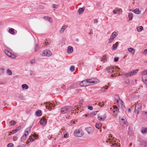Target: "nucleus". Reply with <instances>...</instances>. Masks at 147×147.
Wrapping results in <instances>:
<instances>
[{"mask_svg": "<svg viewBox=\"0 0 147 147\" xmlns=\"http://www.w3.org/2000/svg\"><path fill=\"white\" fill-rule=\"evenodd\" d=\"M118 58L117 57H115L114 58V61L115 62H117L118 61Z\"/></svg>", "mask_w": 147, "mask_h": 147, "instance_id": "53", "label": "nucleus"}, {"mask_svg": "<svg viewBox=\"0 0 147 147\" xmlns=\"http://www.w3.org/2000/svg\"><path fill=\"white\" fill-rule=\"evenodd\" d=\"M118 11H120V10L119 9H118V8H116L115 9L113 10V12L115 14H116Z\"/></svg>", "mask_w": 147, "mask_h": 147, "instance_id": "30", "label": "nucleus"}, {"mask_svg": "<svg viewBox=\"0 0 147 147\" xmlns=\"http://www.w3.org/2000/svg\"><path fill=\"white\" fill-rule=\"evenodd\" d=\"M112 137L111 135H108L106 137L107 140L106 142L108 143L109 142H110L109 144L111 147H120L119 143L118 142L117 143H114L112 142Z\"/></svg>", "mask_w": 147, "mask_h": 147, "instance_id": "1", "label": "nucleus"}, {"mask_svg": "<svg viewBox=\"0 0 147 147\" xmlns=\"http://www.w3.org/2000/svg\"><path fill=\"white\" fill-rule=\"evenodd\" d=\"M97 113V111H96L93 112L91 113V115L92 116H94L96 115Z\"/></svg>", "mask_w": 147, "mask_h": 147, "instance_id": "45", "label": "nucleus"}, {"mask_svg": "<svg viewBox=\"0 0 147 147\" xmlns=\"http://www.w3.org/2000/svg\"><path fill=\"white\" fill-rule=\"evenodd\" d=\"M47 20H49V21L50 22H52V20L51 19V18H49L48 17V18L47 19Z\"/></svg>", "mask_w": 147, "mask_h": 147, "instance_id": "56", "label": "nucleus"}, {"mask_svg": "<svg viewBox=\"0 0 147 147\" xmlns=\"http://www.w3.org/2000/svg\"><path fill=\"white\" fill-rule=\"evenodd\" d=\"M137 70H134L131 72L132 75L135 74L137 73Z\"/></svg>", "mask_w": 147, "mask_h": 147, "instance_id": "38", "label": "nucleus"}, {"mask_svg": "<svg viewBox=\"0 0 147 147\" xmlns=\"http://www.w3.org/2000/svg\"><path fill=\"white\" fill-rule=\"evenodd\" d=\"M143 29V27L142 26H139L137 28V30L138 32L141 31Z\"/></svg>", "mask_w": 147, "mask_h": 147, "instance_id": "36", "label": "nucleus"}, {"mask_svg": "<svg viewBox=\"0 0 147 147\" xmlns=\"http://www.w3.org/2000/svg\"><path fill=\"white\" fill-rule=\"evenodd\" d=\"M18 139V137L16 136H14L13 138V140L15 141L16 140Z\"/></svg>", "mask_w": 147, "mask_h": 147, "instance_id": "51", "label": "nucleus"}, {"mask_svg": "<svg viewBox=\"0 0 147 147\" xmlns=\"http://www.w3.org/2000/svg\"><path fill=\"white\" fill-rule=\"evenodd\" d=\"M68 137V134H65L64 135V137L67 138Z\"/></svg>", "mask_w": 147, "mask_h": 147, "instance_id": "54", "label": "nucleus"}, {"mask_svg": "<svg viewBox=\"0 0 147 147\" xmlns=\"http://www.w3.org/2000/svg\"><path fill=\"white\" fill-rule=\"evenodd\" d=\"M113 112L115 113H117L118 110V107L116 106H114L113 108Z\"/></svg>", "mask_w": 147, "mask_h": 147, "instance_id": "32", "label": "nucleus"}, {"mask_svg": "<svg viewBox=\"0 0 147 147\" xmlns=\"http://www.w3.org/2000/svg\"><path fill=\"white\" fill-rule=\"evenodd\" d=\"M141 131L142 134L146 133L147 132V128L146 127H142L141 129Z\"/></svg>", "mask_w": 147, "mask_h": 147, "instance_id": "21", "label": "nucleus"}, {"mask_svg": "<svg viewBox=\"0 0 147 147\" xmlns=\"http://www.w3.org/2000/svg\"><path fill=\"white\" fill-rule=\"evenodd\" d=\"M38 7L39 8L43 9V7L42 5H38Z\"/></svg>", "mask_w": 147, "mask_h": 147, "instance_id": "55", "label": "nucleus"}, {"mask_svg": "<svg viewBox=\"0 0 147 147\" xmlns=\"http://www.w3.org/2000/svg\"><path fill=\"white\" fill-rule=\"evenodd\" d=\"M13 145L12 143H10L7 144V147H13Z\"/></svg>", "mask_w": 147, "mask_h": 147, "instance_id": "43", "label": "nucleus"}, {"mask_svg": "<svg viewBox=\"0 0 147 147\" xmlns=\"http://www.w3.org/2000/svg\"><path fill=\"white\" fill-rule=\"evenodd\" d=\"M141 102L140 100H139L137 102V103H135V112L138 115L140 111L142 109Z\"/></svg>", "mask_w": 147, "mask_h": 147, "instance_id": "2", "label": "nucleus"}, {"mask_svg": "<svg viewBox=\"0 0 147 147\" xmlns=\"http://www.w3.org/2000/svg\"><path fill=\"white\" fill-rule=\"evenodd\" d=\"M101 61L104 62H105V61H107V59L105 55H104L103 56V57L101 58Z\"/></svg>", "mask_w": 147, "mask_h": 147, "instance_id": "35", "label": "nucleus"}, {"mask_svg": "<svg viewBox=\"0 0 147 147\" xmlns=\"http://www.w3.org/2000/svg\"><path fill=\"white\" fill-rule=\"evenodd\" d=\"M72 109V108L71 106L63 107L61 108L60 111L62 114H64L70 111H71Z\"/></svg>", "mask_w": 147, "mask_h": 147, "instance_id": "3", "label": "nucleus"}, {"mask_svg": "<svg viewBox=\"0 0 147 147\" xmlns=\"http://www.w3.org/2000/svg\"><path fill=\"white\" fill-rule=\"evenodd\" d=\"M14 30L13 28H11L9 29L8 30L9 32L11 34H15V32H14Z\"/></svg>", "mask_w": 147, "mask_h": 147, "instance_id": "23", "label": "nucleus"}, {"mask_svg": "<svg viewBox=\"0 0 147 147\" xmlns=\"http://www.w3.org/2000/svg\"><path fill=\"white\" fill-rule=\"evenodd\" d=\"M128 17L129 20H131L133 18V15L132 13H128Z\"/></svg>", "mask_w": 147, "mask_h": 147, "instance_id": "29", "label": "nucleus"}, {"mask_svg": "<svg viewBox=\"0 0 147 147\" xmlns=\"http://www.w3.org/2000/svg\"><path fill=\"white\" fill-rule=\"evenodd\" d=\"M118 35V34L117 32H114L112 33L111 35V36L114 39Z\"/></svg>", "mask_w": 147, "mask_h": 147, "instance_id": "22", "label": "nucleus"}, {"mask_svg": "<svg viewBox=\"0 0 147 147\" xmlns=\"http://www.w3.org/2000/svg\"><path fill=\"white\" fill-rule=\"evenodd\" d=\"M108 87L106 86L105 87H103L102 88L101 90L102 92H105L106 90L108 89Z\"/></svg>", "mask_w": 147, "mask_h": 147, "instance_id": "37", "label": "nucleus"}, {"mask_svg": "<svg viewBox=\"0 0 147 147\" xmlns=\"http://www.w3.org/2000/svg\"><path fill=\"white\" fill-rule=\"evenodd\" d=\"M121 120L123 121H122V122H123V124H125L126 126L127 125V121L125 120V119L122 118L121 119Z\"/></svg>", "mask_w": 147, "mask_h": 147, "instance_id": "28", "label": "nucleus"}, {"mask_svg": "<svg viewBox=\"0 0 147 147\" xmlns=\"http://www.w3.org/2000/svg\"><path fill=\"white\" fill-rule=\"evenodd\" d=\"M35 62V59H32L30 61V63L31 64H33Z\"/></svg>", "mask_w": 147, "mask_h": 147, "instance_id": "44", "label": "nucleus"}, {"mask_svg": "<svg viewBox=\"0 0 147 147\" xmlns=\"http://www.w3.org/2000/svg\"><path fill=\"white\" fill-rule=\"evenodd\" d=\"M141 147H147V142L143 141L140 144Z\"/></svg>", "mask_w": 147, "mask_h": 147, "instance_id": "14", "label": "nucleus"}, {"mask_svg": "<svg viewBox=\"0 0 147 147\" xmlns=\"http://www.w3.org/2000/svg\"><path fill=\"white\" fill-rule=\"evenodd\" d=\"M133 12L136 14H139L141 13V11L139 10V9L137 8L133 10Z\"/></svg>", "mask_w": 147, "mask_h": 147, "instance_id": "18", "label": "nucleus"}, {"mask_svg": "<svg viewBox=\"0 0 147 147\" xmlns=\"http://www.w3.org/2000/svg\"><path fill=\"white\" fill-rule=\"evenodd\" d=\"M52 55L51 52L49 50H46L43 51L42 55L49 57Z\"/></svg>", "mask_w": 147, "mask_h": 147, "instance_id": "9", "label": "nucleus"}, {"mask_svg": "<svg viewBox=\"0 0 147 147\" xmlns=\"http://www.w3.org/2000/svg\"><path fill=\"white\" fill-rule=\"evenodd\" d=\"M17 147H24V144H22L20 145H19Z\"/></svg>", "mask_w": 147, "mask_h": 147, "instance_id": "58", "label": "nucleus"}, {"mask_svg": "<svg viewBox=\"0 0 147 147\" xmlns=\"http://www.w3.org/2000/svg\"><path fill=\"white\" fill-rule=\"evenodd\" d=\"M67 26L65 25L63 26H62L61 29V32H62L63 33L65 29L66 28Z\"/></svg>", "mask_w": 147, "mask_h": 147, "instance_id": "31", "label": "nucleus"}, {"mask_svg": "<svg viewBox=\"0 0 147 147\" xmlns=\"http://www.w3.org/2000/svg\"><path fill=\"white\" fill-rule=\"evenodd\" d=\"M102 126V125L101 123H96L95 125V127L96 128L99 129Z\"/></svg>", "mask_w": 147, "mask_h": 147, "instance_id": "34", "label": "nucleus"}, {"mask_svg": "<svg viewBox=\"0 0 147 147\" xmlns=\"http://www.w3.org/2000/svg\"><path fill=\"white\" fill-rule=\"evenodd\" d=\"M80 85L81 86H86L89 85V84H88L87 80H84L82 81L80 83Z\"/></svg>", "mask_w": 147, "mask_h": 147, "instance_id": "11", "label": "nucleus"}, {"mask_svg": "<svg viewBox=\"0 0 147 147\" xmlns=\"http://www.w3.org/2000/svg\"><path fill=\"white\" fill-rule=\"evenodd\" d=\"M88 109L90 110H92L93 109V108L92 106H90L88 107Z\"/></svg>", "mask_w": 147, "mask_h": 147, "instance_id": "57", "label": "nucleus"}, {"mask_svg": "<svg viewBox=\"0 0 147 147\" xmlns=\"http://www.w3.org/2000/svg\"><path fill=\"white\" fill-rule=\"evenodd\" d=\"M52 7L53 8H57V5L55 4H53L52 5Z\"/></svg>", "mask_w": 147, "mask_h": 147, "instance_id": "52", "label": "nucleus"}, {"mask_svg": "<svg viewBox=\"0 0 147 147\" xmlns=\"http://www.w3.org/2000/svg\"><path fill=\"white\" fill-rule=\"evenodd\" d=\"M98 119L100 121H103V117L101 116H98Z\"/></svg>", "mask_w": 147, "mask_h": 147, "instance_id": "49", "label": "nucleus"}, {"mask_svg": "<svg viewBox=\"0 0 147 147\" xmlns=\"http://www.w3.org/2000/svg\"><path fill=\"white\" fill-rule=\"evenodd\" d=\"M44 104L45 105L47 109H48L49 111H51V108H50L51 107H54L56 105L55 103L54 102H53V104L52 103H51L49 102H46L44 103Z\"/></svg>", "mask_w": 147, "mask_h": 147, "instance_id": "4", "label": "nucleus"}, {"mask_svg": "<svg viewBox=\"0 0 147 147\" xmlns=\"http://www.w3.org/2000/svg\"><path fill=\"white\" fill-rule=\"evenodd\" d=\"M104 104L103 103H98V105L99 106H102Z\"/></svg>", "mask_w": 147, "mask_h": 147, "instance_id": "59", "label": "nucleus"}, {"mask_svg": "<svg viewBox=\"0 0 147 147\" xmlns=\"http://www.w3.org/2000/svg\"><path fill=\"white\" fill-rule=\"evenodd\" d=\"M40 123L42 125L44 126L47 123V120L44 118H41L40 120Z\"/></svg>", "mask_w": 147, "mask_h": 147, "instance_id": "10", "label": "nucleus"}, {"mask_svg": "<svg viewBox=\"0 0 147 147\" xmlns=\"http://www.w3.org/2000/svg\"><path fill=\"white\" fill-rule=\"evenodd\" d=\"M125 76H132V74H131V72H129L128 73H126L125 74Z\"/></svg>", "mask_w": 147, "mask_h": 147, "instance_id": "48", "label": "nucleus"}, {"mask_svg": "<svg viewBox=\"0 0 147 147\" xmlns=\"http://www.w3.org/2000/svg\"><path fill=\"white\" fill-rule=\"evenodd\" d=\"M117 47V46L116 44H114L113 46V49H115Z\"/></svg>", "mask_w": 147, "mask_h": 147, "instance_id": "50", "label": "nucleus"}, {"mask_svg": "<svg viewBox=\"0 0 147 147\" xmlns=\"http://www.w3.org/2000/svg\"><path fill=\"white\" fill-rule=\"evenodd\" d=\"M35 138L34 137H33L31 139H30L29 138L28 139V142H32L34 140Z\"/></svg>", "mask_w": 147, "mask_h": 147, "instance_id": "40", "label": "nucleus"}, {"mask_svg": "<svg viewBox=\"0 0 147 147\" xmlns=\"http://www.w3.org/2000/svg\"><path fill=\"white\" fill-rule=\"evenodd\" d=\"M74 69L75 67L73 65L71 66L70 68V70L72 71H74Z\"/></svg>", "mask_w": 147, "mask_h": 147, "instance_id": "42", "label": "nucleus"}, {"mask_svg": "<svg viewBox=\"0 0 147 147\" xmlns=\"http://www.w3.org/2000/svg\"><path fill=\"white\" fill-rule=\"evenodd\" d=\"M31 128V127H28L26 129L25 131L24 135L25 136H27L29 134V133L30 131Z\"/></svg>", "mask_w": 147, "mask_h": 147, "instance_id": "16", "label": "nucleus"}, {"mask_svg": "<svg viewBox=\"0 0 147 147\" xmlns=\"http://www.w3.org/2000/svg\"><path fill=\"white\" fill-rule=\"evenodd\" d=\"M45 44L46 45H50V43L48 42H45Z\"/></svg>", "mask_w": 147, "mask_h": 147, "instance_id": "60", "label": "nucleus"}, {"mask_svg": "<svg viewBox=\"0 0 147 147\" xmlns=\"http://www.w3.org/2000/svg\"><path fill=\"white\" fill-rule=\"evenodd\" d=\"M98 22L97 21V19H95V20H94V24L97 23Z\"/></svg>", "mask_w": 147, "mask_h": 147, "instance_id": "62", "label": "nucleus"}, {"mask_svg": "<svg viewBox=\"0 0 147 147\" xmlns=\"http://www.w3.org/2000/svg\"><path fill=\"white\" fill-rule=\"evenodd\" d=\"M36 115L38 116H40L42 115L41 111L40 110H38L36 112Z\"/></svg>", "mask_w": 147, "mask_h": 147, "instance_id": "27", "label": "nucleus"}, {"mask_svg": "<svg viewBox=\"0 0 147 147\" xmlns=\"http://www.w3.org/2000/svg\"><path fill=\"white\" fill-rule=\"evenodd\" d=\"M4 68L3 67H1L0 68V70L1 71V73L3 74L4 72Z\"/></svg>", "mask_w": 147, "mask_h": 147, "instance_id": "46", "label": "nucleus"}, {"mask_svg": "<svg viewBox=\"0 0 147 147\" xmlns=\"http://www.w3.org/2000/svg\"><path fill=\"white\" fill-rule=\"evenodd\" d=\"M73 47L70 46H69L67 48V52L69 53H71L73 51Z\"/></svg>", "mask_w": 147, "mask_h": 147, "instance_id": "15", "label": "nucleus"}, {"mask_svg": "<svg viewBox=\"0 0 147 147\" xmlns=\"http://www.w3.org/2000/svg\"><path fill=\"white\" fill-rule=\"evenodd\" d=\"M10 123L11 125H13L16 124V122L13 120L11 121L10 122Z\"/></svg>", "mask_w": 147, "mask_h": 147, "instance_id": "41", "label": "nucleus"}, {"mask_svg": "<svg viewBox=\"0 0 147 147\" xmlns=\"http://www.w3.org/2000/svg\"><path fill=\"white\" fill-rule=\"evenodd\" d=\"M114 38H113L111 36L109 39V43H111L112 42L113 40H114Z\"/></svg>", "mask_w": 147, "mask_h": 147, "instance_id": "39", "label": "nucleus"}, {"mask_svg": "<svg viewBox=\"0 0 147 147\" xmlns=\"http://www.w3.org/2000/svg\"><path fill=\"white\" fill-rule=\"evenodd\" d=\"M106 115L105 114L104 115V116H103V117H102L103 121L106 119Z\"/></svg>", "mask_w": 147, "mask_h": 147, "instance_id": "61", "label": "nucleus"}, {"mask_svg": "<svg viewBox=\"0 0 147 147\" xmlns=\"http://www.w3.org/2000/svg\"><path fill=\"white\" fill-rule=\"evenodd\" d=\"M7 74L9 75H11L12 74V72L11 70L9 69L7 70L6 71Z\"/></svg>", "mask_w": 147, "mask_h": 147, "instance_id": "33", "label": "nucleus"}, {"mask_svg": "<svg viewBox=\"0 0 147 147\" xmlns=\"http://www.w3.org/2000/svg\"><path fill=\"white\" fill-rule=\"evenodd\" d=\"M141 75L142 76H147V69L143 70L142 71Z\"/></svg>", "mask_w": 147, "mask_h": 147, "instance_id": "25", "label": "nucleus"}, {"mask_svg": "<svg viewBox=\"0 0 147 147\" xmlns=\"http://www.w3.org/2000/svg\"><path fill=\"white\" fill-rule=\"evenodd\" d=\"M144 54H147V49L144 50Z\"/></svg>", "mask_w": 147, "mask_h": 147, "instance_id": "64", "label": "nucleus"}, {"mask_svg": "<svg viewBox=\"0 0 147 147\" xmlns=\"http://www.w3.org/2000/svg\"><path fill=\"white\" fill-rule=\"evenodd\" d=\"M85 9L84 7H83L82 8H80L78 10V12L79 13V15L81 14L84 11Z\"/></svg>", "mask_w": 147, "mask_h": 147, "instance_id": "17", "label": "nucleus"}, {"mask_svg": "<svg viewBox=\"0 0 147 147\" xmlns=\"http://www.w3.org/2000/svg\"><path fill=\"white\" fill-rule=\"evenodd\" d=\"M22 89H27L28 88V86L26 84H23L22 85Z\"/></svg>", "mask_w": 147, "mask_h": 147, "instance_id": "24", "label": "nucleus"}, {"mask_svg": "<svg viewBox=\"0 0 147 147\" xmlns=\"http://www.w3.org/2000/svg\"><path fill=\"white\" fill-rule=\"evenodd\" d=\"M128 50L130 52H131L133 54H134L135 52V50L133 48H130L128 49Z\"/></svg>", "mask_w": 147, "mask_h": 147, "instance_id": "26", "label": "nucleus"}, {"mask_svg": "<svg viewBox=\"0 0 147 147\" xmlns=\"http://www.w3.org/2000/svg\"><path fill=\"white\" fill-rule=\"evenodd\" d=\"M21 128V126H19L18 127L16 128L15 129H14L11 132V133L12 134H14L16 133L18 131H19Z\"/></svg>", "mask_w": 147, "mask_h": 147, "instance_id": "13", "label": "nucleus"}, {"mask_svg": "<svg viewBox=\"0 0 147 147\" xmlns=\"http://www.w3.org/2000/svg\"><path fill=\"white\" fill-rule=\"evenodd\" d=\"M85 129L89 134H90L93 131V129L91 127H86L85 128Z\"/></svg>", "mask_w": 147, "mask_h": 147, "instance_id": "12", "label": "nucleus"}, {"mask_svg": "<svg viewBox=\"0 0 147 147\" xmlns=\"http://www.w3.org/2000/svg\"><path fill=\"white\" fill-rule=\"evenodd\" d=\"M115 101L118 104L119 107H121L122 109H124L125 108V106L123 104V102L119 98L115 99Z\"/></svg>", "mask_w": 147, "mask_h": 147, "instance_id": "5", "label": "nucleus"}, {"mask_svg": "<svg viewBox=\"0 0 147 147\" xmlns=\"http://www.w3.org/2000/svg\"><path fill=\"white\" fill-rule=\"evenodd\" d=\"M98 80L96 79H89L87 80L88 84L89 85H92L95 84L97 82H98Z\"/></svg>", "mask_w": 147, "mask_h": 147, "instance_id": "6", "label": "nucleus"}, {"mask_svg": "<svg viewBox=\"0 0 147 147\" xmlns=\"http://www.w3.org/2000/svg\"><path fill=\"white\" fill-rule=\"evenodd\" d=\"M27 136H25V135L22 136L21 138V139L22 140H23L25 139L26 138Z\"/></svg>", "mask_w": 147, "mask_h": 147, "instance_id": "47", "label": "nucleus"}, {"mask_svg": "<svg viewBox=\"0 0 147 147\" xmlns=\"http://www.w3.org/2000/svg\"><path fill=\"white\" fill-rule=\"evenodd\" d=\"M142 78L143 82L147 84V76H142Z\"/></svg>", "mask_w": 147, "mask_h": 147, "instance_id": "20", "label": "nucleus"}, {"mask_svg": "<svg viewBox=\"0 0 147 147\" xmlns=\"http://www.w3.org/2000/svg\"><path fill=\"white\" fill-rule=\"evenodd\" d=\"M107 70L108 73L111 74L114 72V69L113 67H110L108 69H107Z\"/></svg>", "mask_w": 147, "mask_h": 147, "instance_id": "19", "label": "nucleus"}, {"mask_svg": "<svg viewBox=\"0 0 147 147\" xmlns=\"http://www.w3.org/2000/svg\"><path fill=\"white\" fill-rule=\"evenodd\" d=\"M75 135L77 137H82L84 134L82 131H80L79 129H76L74 131Z\"/></svg>", "mask_w": 147, "mask_h": 147, "instance_id": "8", "label": "nucleus"}, {"mask_svg": "<svg viewBox=\"0 0 147 147\" xmlns=\"http://www.w3.org/2000/svg\"><path fill=\"white\" fill-rule=\"evenodd\" d=\"M4 51L5 54L8 57L12 58H16V56L13 54L11 53L7 50L5 49Z\"/></svg>", "mask_w": 147, "mask_h": 147, "instance_id": "7", "label": "nucleus"}, {"mask_svg": "<svg viewBox=\"0 0 147 147\" xmlns=\"http://www.w3.org/2000/svg\"><path fill=\"white\" fill-rule=\"evenodd\" d=\"M44 18L46 20H47V19L48 18V16H44Z\"/></svg>", "mask_w": 147, "mask_h": 147, "instance_id": "63", "label": "nucleus"}]
</instances>
